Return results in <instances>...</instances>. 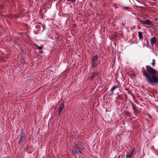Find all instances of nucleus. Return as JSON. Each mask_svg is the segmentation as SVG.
I'll return each instance as SVG.
<instances>
[{
    "mask_svg": "<svg viewBox=\"0 0 158 158\" xmlns=\"http://www.w3.org/2000/svg\"><path fill=\"white\" fill-rule=\"evenodd\" d=\"M118 87V86L117 85H114L113 87L111 89V91L112 93H113V91L115 89H116Z\"/></svg>",
    "mask_w": 158,
    "mask_h": 158,
    "instance_id": "11",
    "label": "nucleus"
},
{
    "mask_svg": "<svg viewBox=\"0 0 158 158\" xmlns=\"http://www.w3.org/2000/svg\"><path fill=\"white\" fill-rule=\"evenodd\" d=\"M157 42V40L156 38L155 37L151 38L150 40V43L152 47L156 44Z\"/></svg>",
    "mask_w": 158,
    "mask_h": 158,
    "instance_id": "5",
    "label": "nucleus"
},
{
    "mask_svg": "<svg viewBox=\"0 0 158 158\" xmlns=\"http://www.w3.org/2000/svg\"><path fill=\"white\" fill-rule=\"evenodd\" d=\"M71 1L72 3H74L76 2V0H68Z\"/></svg>",
    "mask_w": 158,
    "mask_h": 158,
    "instance_id": "17",
    "label": "nucleus"
},
{
    "mask_svg": "<svg viewBox=\"0 0 158 158\" xmlns=\"http://www.w3.org/2000/svg\"><path fill=\"white\" fill-rule=\"evenodd\" d=\"M136 0L137 1V2H139L138 1H137V0Z\"/></svg>",
    "mask_w": 158,
    "mask_h": 158,
    "instance_id": "22",
    "label": "nucleus"
},
{
    "mask_svg": "<svg viewBox=\"0 0 158 158\" xmlns=\"http://www.w3.org/2000/svg\"><path fill=\"white\" fill-rule=\"evenodd\" d=\"M130 114V112H126V114L127 115H129Z\"/></svg>",
    "mask_w": 158,
    "mask_h": 158,
    "instance_id": "18",
    "label": "nucleus"
},
{
    "mask_svg": "<svg viewBox=\"0 0 158 158\" xmlns=\"http://www.w3.org/2000/svg\"><path fill=\"white\" fill-rule=\"evenodd\" d=\"M85 149L84 144L81 143H79L77 144H75L72 152L73 154L75 156L81 154V150Z\"/></svg>",
    "mask_w": 158,
    "mask_h": 158,
    "instance_id": "2",
    "label": "nucleus"
},
{
    "mask_svg": "<svg viewBox=\"0 0 158 158\" xmlns=\"http://www.w3.org/2000/svg\"><path fill=\"white\" fill-rule=\"evenodd\" d=\"M133 110H134V113H135L137 111V109H136L135 106H134L132 107Z\"/></svg>",
    "mask_w": 158,
    "mask_h": 158,
    "instance_id": "13",
    "label": "nucleus"
},
{
    "mask_svg": "<svg viewBox=\"0 0 158 158\" xmlns=\"http://www.w3.org/2000/svg\"><path fill=\"white\" fill-rule=\"evenodd\" d=\"M98 76V73L97 72H94L92 74V75L90 77L91 80H93L94 78Z\"/></svg>",
    "mask_w": 158,
    "mask_h": 158,
    "instance_id": "7",
    "label": "nucleus"
},
{
    "mask_svg": "<svg viewBox=\"0 0 158 158\" xmlns=\"http://www.w3.org/2000/svg\"><path fill=\"white\" fill-rule=\"evenodd\" d=\"M64 107V103H62L61 105L59 107V115L60 116L61 114V113Z\"/></svg>",
    "mask_w": 158,
    "mask_h": 158,
    "instance_id": "6",
    "label": "nucleus"
},
{
    "mask_svg": "<svg viewBox=\"0 0 158 158\" xmlns=\"http://www.w3.org/2000/svg\"><path fill=\"white\" fill-rule=\"evenodd\" d=\"M125 90L127 91H128L127 94H130L131 95H132V94L131 93V92L130 90H129L128 89H125Z\"/></svg>",
    "mask_w": 158,
    "mask_h": 158,
    "instance_id": "14",
    "label": "nucleus"
},
{
    "mask_svg": "<svg viewBox=\"0 0 158 158\" xmlns=\"http://www.w3.org/2000/svg\"><path fill=\"white\" fill-rule=\"evenodd\" d=\"M37 48H38V49L39 50H42V48L41 47H40L38 46H36Z\"/></svg>",
    "mask_w": 158,
    "mask_h": 158,
    "instance_id": "15",
    "label": "nucleus"
},
{
    "mask_svg": "<svg viewBox=\"0 0 158 158\" xmlns=\"http://www.w3.org/2000/svg\"><path fill=\"white\" fill-rule=\"evenodd\" d=\"M129 101L130 102L131 104L133 103V102L131 100H129Z\"/></svg>",
    "mask_w": 158,
    "mask_h": 158,
    "instance_id": "20",
    "label": "nucleus"
},
{
    "mask_svg": "<svg viewBox=\"0 0 158 158\" xmlns=\"http://www.w3.org/2000/svg\"><path fill=\"white\" fill-rule=\"evenodd\" d=\"M152 24V22L149 19L145 21V24L147 25H150Z\"/></svg>",
    "mask_w": 158,
    "mask_h": 158,
    "instance_id": "10",
    "label": "nucleus"
},
{
    "mask_svg": "<svg viewBox=\"0 0 158 158\" xmlns=\"http://www.w3.org/2000/svg\"><path fill=\"white\" fill-rule=\"evenodd\" d=\"M152 64L153 67H154L155 64V60L154 59L152 60Z\"/></svg>",
    "mask_w": 158,
    "mask_h": 158,
    "instance_id": "12",
    "label": "nucleus"
},
{
    "mask_svg": "<svg viewBox=\"0 0 158 158\" xmlns=\"http://www.w3.org/2000/svg\"><path fill=\"white\" fill-rule=\"evenodd\" d=\"M140 23H141L142 24H145V21L141 20L140 21Z\"/></svg>",
    "mask_w": 158,
    "mask_h": 158,
    "instance_id": "16",
    "label": "nucleus"
},
{
    "mask_svg": "<svg viewBox=\"0 0 158 158\" xmlns=\"http://www.w3.org/2000/svg\"><path fill=\"white\" fill-rule=\"evenodd\" d=\"M127 7H125V10H127Z\"/></svg>",
    "mask_w": 158,
    "mask_h": 158,
    "instance_id": "21",
    "label": "nucleus"
},
{
    "mask_svg": "<svg viewBox=\"0 0 158 158\" xmlns=\"http://www.w3.org/2000/svg\"><path fill=\"white\" fill-rule=\"evenodd\" d=\"M21 133L20 135V138L18 141V143L20 144L23 141V140L24 139L25 133L23 129H22L21 131Z\"/></svg>",
    "mask_w": 158,
    "mask_h": 158,
    "instance_id": "4",
    "label": "nucleus"
},
{
    "mask_svg": "<svg viewBox=\"0 0 158 158\" xmlns=\"http://www.w3.org/2000/svg\"><path fill=\"white\" fill-rule=\"evenodd\" d=\"M131 105H132V107L134 106H135L134 105V104L132 103L131 104Z\"/></svg>",
    "mask_w": 158,
    "mask_h": 158,
    "instance_id": "19",
    "label": "nucleus"
},
{
    "mask_svg": "<svg viewBox=\"0 0 158 158\" xmlns=\"http://www.w3.org/2000/svg\"><path fill=\"white\" fill-rule=\"evenodd\" d=\"M136 152L135 149H133L131 151L127 152L126 158H134Z\"/></svg>",
    "mask_w": 158,
    "mask_h": 158,
    "instance_id": "3",
    "label": "nucleus"
},
{
    "mask_svg": "<svg viewBox=\"0 0 158 158\" xmlns=\"http://www.w3.org/2000/svg\"><path fill=\"white\" fill-rule=\"evenodd\" d=\"M146 68L147 72L144 67L142 68V72L149 83L152 85L158 84V77L156 76L157 74V71L150 66L146 65Z\"/></svg>",
    "mask_w": 158,
    "mask_h": 158,
    "instance_id": "1",
    "label": "nucleus"
},
{
    "mask_svg": "<svg viewBox=\"0 0 158 158\" xmlns=\"http://www.w3.org/2000/svg\"><path fill=\"white\" fill-rule=\"evenodd\" d=\"M138 37L140 40H143V35L142 33L141 32H139Z\"/></svg>",
    "mask_w": 158,
    "mask_h": 158,
    "instance_id": "8",
    "label": "nucleus"
},
{
    "mask_svg": "<svg viewBox=\"0 0 158 158\" xmlns=\"http://www.w3.org/2000/svg\"><path fill=\"white\" fill-rule=\"evenodd\" d=\"M98 56L96 55L93 57L92 62L93 63L92 65H93L95 62L98 60Z\"/></svg>",
    "mask_w": 158,
    "mask_h": 158,
    "instance_id": "9",
    "label": "nucleus"
}]
</instances>
